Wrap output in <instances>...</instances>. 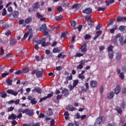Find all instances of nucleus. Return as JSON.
I'll use <instances>...</instances> for the list:
<instances>
[{"mask_svg":"<svg viewBox=\"0 0 126 126\" xmlns=\"http://www.w3.org/2000/svg\"><path fill=\"white\" fill-rule=\"evenodd\" d=\"M119 39V43L120 45L122 46H124L125 45V40L124 39H125V37L123 35H121V34L118 33L117 34L115 37V38L113 40V42L114 44H116L117 42H118V39Z\"/></svg>","mask_w":126,"mask_h":126,"instance_id":"obj_1","label":"nucleus"},{"mask_svg":"<svg viewBox=\"0 0 126 126\" xmlns=\"http://www.w3.org/2000/svg\"><path fill=\"white\" fill-rule=\"evenodd\" d=\"M117 72L118 74H120L119 76L120 78L122 80H124L125 79V73H126V68H124L123 70L122 71L120 69H117Z\"/></svg>","mask_w":126,"mask_h":126,"instance_id":"obj_2","label":"nucleus"},{"mask_svg":"<svg viewBox=\"0 0 126 126\" xmlns=\"http://www.w3.org/2000/svg\"><path fill=\"white\" fill-rule=\"evenodd\" d=\"M45 41V38H42V39H39V40H38L37 43V44H39V45H40L41 44L42 47H46V46H48V45L50 44V43L49 42H47V44H46Z\"/></svg>","mask_w":126,"mask_h":126,"instance_id":"obj_3","label":"nucleus"},{"mask_svg":"<svg viewBox=\"0 0 126 126\" xmlns=\"http://www.w3.org/2000/svg\"><path fill=\"white\" fill-rule=\"evenodd\" d=\"M104 119H105L104 117H98L97 118L94 126H100L101 123L103 122V120H104Z\"/></svg>","mask_w":126,"mask_h":126,"instance_id":"obj_4","label":"nucleus"},{"mask_svg":"<svg viewBox=\"0 0 126 126\" xmlns=\"http://www.w3.org/2000/svg\"><path fill=\"white\" fill-rule=\"evenodd\" d=\"M23 114H26L28 116L32 117V116L34 115V112H33V110H30L28 109H26L25 110H23Z\"/></svg>","mask_w":126,"mask_h":126,"instance_id":"obj_5","label":"nucleus"},{"mask_svg":"<svg viewBox=\"0 0 126 126\" xmlns=\"http://www.w3.org/2000/svg\"><path fill=\"white\" fill-rule=\"evenodd\" d=\"M32 74H36L37 77H41L43 75V72L41 71L34 70L32 72Z\"/></svg>","mask_w":126,"mask_h":126,"instance_id":"obj_6","label":"nucleus"},{"mask_svg":"<svg viewBox=\"0 0 126 126\" xmlns=\"http://www.w3.org/2000/svg\"><path fill=\"white\" fill-rule=\"evenodd\" d=\"M28 101L31 100V103L32 105H35L37 104V101H36V98H32V96H29L27 98Z\"/></svg>","mask_w":126,"mask_h":126,"instance_id":"obj_7","label":"nucleus"},{"mask_svg":"<svg viewBox=\"0 0 126 126\" xmlns=\"http://www.w3.org/2000/svg\"><path fill=\"white\" fill-rule=\"evenodd\" d=\"M29 34H32V29H30L29 31L26 33L25 34L24 37L21 39V41H24V40H25V39H26V38L28 37V35Z\"/></svg>","mask_w":126,"mask_h":126,"instance_id":"obj_8","label":"nucleus"},{"mask_svg":"<svg viewBox=\"0 0 126 126\" xmlns=\"http://www.w3.org/2000/svg\"><path fill=\"white\" fill-rule=\"evenodd\" d=\"M46 29H47V26H46V24H43L40 27V30L41 32H45L46 35L48 34V32H46Z\"/></svg>","mask_w":126,"mask_h":126,"instance_id":"obj_9","label":"nucleus"},{"mask_svg":"<svg viewBox=\"0 0 126 126\" xmlns=\"http://www.w3.org/2000/svg\"><path fill=\"white\" fill-rule=\"evenodd\" d=\"M7 93L8 94H11V95H13L14 96H17V94H18V92H15L12 90H8L6 91Z\"/></svg>","mask_w":126,"mask_h":126,"instance_id":"obj_10","label":"nucleus"},{"mask_svg":"<svg viewBox=\"0 0 126 126\" xmlns=\"http://www.w3.org/2000/svg\"><path fill=\"white\" fill-rule=\"evenodd\" d=\"M83 13H85L86 14H90L92 13V9L91 8H87L84 9L82 11Z\"/></svg>","mask_w":126,"mask_h":126,"instance_id":"obj_11","label":"nucleus"},{"mask_svg":"<svg viewBox=\"0 0 126 126\" xmlns=\"http://www.w3.org/2000/svg\"><path fill=\"white\" fill-rule=\"evenodd\" d=\"M32 92H36L38 94H41L42 93V90L39 87H35L32 90Z\"/></svg>","mask_w":126,"mask_h":126,"instance_id":"obj_12","label":"nucleus"},{"mask_svg":"<svg viewBox=\"0 0 126 126\" xmlns=\"http://www.w3.org/2000/svg\"><path fill=\"white\" fill-rule=\"evenodd\" d=\"M115 94L116 95L121 93V87L119 85H117L114 90Z\"/></svg>","mask_w":126,"mask_h":126,"instance_id":"obj_13","label":"nucleus"},{"mask_svg":"<svg viewBox=\"0 0 126 126\" xmlns=\"http://www.w3.org/2000/svg\"><path fill=\"white\" fill-rule=\"evenodd\" d=\"M53 96V94H49L47 95V96L44 97L40 99L39 102H43V101H44V100H47L48 98H51V97Z\"/></svg>","mask_w":126,"mask_h":126,"instance_id":"obj_14","label":"nucleus"},{"mask_svg":"<svg viewBox=\"0 0 126 126\" xmlns=\"http://www.w3.org/2000/svg\"><path fill=\"white\" fill-rule=\"evenodd\" d=\"M97 84H98V83L97 82V81H95L94 80L91 81V83H90V85H91V87H93V88H95L97 87Z\"/></svg>","mask_w":126,"mask_h":126,"instance_id":"obj_15","label":"nucleus"},{"mask_svg":"<svg viewBox=\"0 0 126 126\" xmlns=\"http://www.w3.org/2000/svg\"><path fill=\"white\" fill-rule=\"evenodd\" d=\"M115 96V94L113 92H111L107 94V99L109 100H111V99H113L114 96Z\"/></svg>","mask_w":126,"mask_h":126,"instance_id":"obj_16","label":"nucleus"},{"mask_svg":"<svg viewBox=\"0 0 126 126\" xmlns=\"http://www.w3.org/2000/svg\"><path fill=\"white\" fill-rule=\"evenodd\" d=\"M87 44H84L82 46V47L81 48V52L82 53H85L86 52H87Z\"/></svg>","mask_w":126,"mask_h":126,"instance_id":"obj_17","label":"nucleus"},{"mask_svg":"<svg viewBox=\"0 0 126 126\" xmlns=\"http://www.w3.org/2000/svg\"><path fill=\"white\" fill-rule=\"evenodd\" d=\"M62 93L65 97H67V96L69 95V92H68V90L66 89H64L63 90Z\"/></svg>","mask_w":126,"mask_h":126,"instance_id":"obj_18","label":"nucleus"},{"mask_svg":"<svg viewBox=\"0 0 126 126\" xmlns=\"http://www.w3.org/2000/svg\"><path fill=\"white\" fill-rule=\"evenodd\" d=\"M36 16L37 18H38V19H40V20H41V21H44V20L46 19V18L43 17V16L40 15V13H37Z\"/></svg>","mask_w":126,"mask_h":126,"instance_id":"obj_19","label":"nucleus"},{"mask_svg":"<svg viewBox=\"0 0 126 126\" xmlns=\"http://www.w3.org/2000/svg\"><path fill=\"white\" fill-rule=\"evenodd\" d=\"M23 126H40V124L39 123H36L35 124L33 123H30L29 124H24Z\"/></svg>","mask_w":126,"mask_h":126,"instance_id":"obj_20","label":"nucleus"},{"mask_svg":"<svg viewBox=\"0 0 126 126\" xmlns=\"http://www.w3.org/2000/svg\"><path fill=\"white\" fill-rule=\"evenodd\" d=\"M116 60L118 61L122 59V53L121 52H117L116 55Z\"/></svg>","mask_w":126,"mask_h":126,"instance_id":"obj_21","label":"nucleus"},{"mask_svg":"<svg viewBox=\"0 0 126 126\" xmlns=\"http://www.w3.org/2000/svg\"><path fill=\"white\" fill-rule=\"evenodd\" d=\"M17 42V40H16V39H15V38H12L10 40V44L11 45V46H13V45H14V44L15 43H16Z\"/></svg>","mask_w":126,"mask_h":126,"instance_id":"obj_22","label":"nucleus"},{"mask_svg":"<svg viewBox=\"0 0 126 126\" xmlns=\"http://www.w3.org/2000/svg\"><path fill=\"white\" fill-rule=\"evenodd\" d=\"M31 22H32V18L31 17L28 18L25 20V23L26 24H29Z\"/></svg>","mask_w":126,"mask_h":126,"instance_id":"obj_23","label":"nucleus"},{"mask_svg":"<svg viewBox=\"0 0 126 126\" xmlns=\"http://www.w3.org/2000/svg\"><path fill=\"white\" fill-rule=\"evenodd\" d=\"M119 30L121 31V32H126V26H121L119 27Z\"/></svg>","mask_w":126,"mask_h":126,"instance_id":"obj_24","label":"nucleus"},{"mask_svg":"<svg viewBox=\"0 0 126 126\" xmlns=\"http://www.w3.org/2000/svg\"><path fill=\"white\" fill-rule=\"evenodd\" d=\"M117 20L118 22H121V21L123 22L126 20V17H119L117 18Z\"/></svg>","mask_w":126,"mask_h":126,"instance_id":"obj_25","label":"nucleus"},{"mask_svg":"<svg viewBox=\"0 0 126 126\" xmlns=\"http://www.w3.org/2000/svg\"><path fill=\"white\" fill-rule=\"evenodd\" d=\"M15 120L16 119V115L14 114H12L10 116L8 117L9 120Z\"/></svg>","mask_w":126,"mask_h":126,"instance_id":"obj_26","label":"nucleus"},{"mask_svg":"<svg viewBox=\"0 0 126 126\" xmlns=\"http://www.w3.org/2000/svg\"><path fill=\"white\" fill-rule=\"evenodd\" d=\"M9 104H11V103L15 104V105H18L19 104V100H16V101H14L13 100H12L10 101H9Z\"/></svg>","mask_w":126,"mask_h":126,"instance_id":"obj_27","label":"nucleus"},{"mask_svg":"<svg viewBox=\"0 0 126 126\" xmlns=\"http://www.w3.org/2000/svg\"><path fill=\"white\" fill-rule=\"evenodd\" d=\"M114 51L108 52V57L109 59H113L114 58Z\"/></svg>","mask_w":126,"mask_h":126,"instance_id":"obj_28","label":"nucleus"},{"mask_svg":"<svg viewBox=\"0 0 126 126\" xmlns=\"http://www.w3.org/2000/svg\"><path fill=\"white\" fill-rule=\"evenodd\" d=\"M115 110H116L118 114H120V115H122V114H123V110L119 107H116Z\"/></svg>","mask_w":126,"mask_h":126,"instance_id":"obj_29","label":"nucleus"},{"mask_svg":"<svg viewBox=\"0 0 126 126\" xmlns=\"http://www.w3.org/2000/svg\"><path fill=\"white\" fill-rule=\"evenodd\" d=\"M18 15H19V12H18V11H15L13 14V16L14 18H17V17H18Z\"/></svg>","mask_w":126,"mask_h":126,"instance_id":"obj_30","label":"nucleus"},{"mask_svg":"<svg viewBox=\"0 0 126 126\" xmlns=\"http://www.w3.org/2000/svg\"><path fill=\"white\" fill-rule=\"evenodd\" d=\"M25 21L24 20H20L19 21V24H21L22 26H26V24H25Z\"/></svg>","mask_w":126,"mask_h":126,"instance_id":"obj_31","label":"nucleus"},{"mask_svg":"<svg viewBox=\"0 0 126 126\" xmlns=\"http://www.w3.org/2000/svg\"><path fill=\"white\" fill-rule=\"evenodd\" d=\"M49 116H53V111L51 108H49L47 112V117H49Z\"/></svg>","mask_w":126,"mask_h":126,"instance_id":"obj_32","label":"nucleus"},{"mask_svg":"<svg viewBox=\"0 0 126 126\" xmlns=\"http://www.w3.org/2000/svg\"><path fill=\"white\" fill-rule=\"evenodd\" d=\"M29 72V68H25L22 70V73H27Z\"/></svg>","mask_w":126,"mask_h":126,"instance_id":"obj_33","label":"nucleus"},{"mask_svg":"<svg viewBox=\"0 0 126 126\" xmlns=\"http://www.w3.org/2000/svg\"><path fill=\"white\" fill-rule=\"evenodd\" d=\"M40 7V5H39V3L35 2L33 5V9H36V8H39Z\"/></svg>","mask_w":126,"mask_h":126,"instance_id":"obj_34","label":"nucleus"},{"mask_svg":"<svg viewBox=\"0 0 126 126\" xmlns=\"http://www.w3.org/2000/svg\"><path fill=\"white\" fill-rule=\"evenodd\" d=\"M97 9V11H104L105 10V9H106V7H96V8Z\"/></svg>","mask_w":126,"mask_h":126,"instance_id":"obj_35","label":"nucleus"},{"mask_svg":"<svg viewBox=\"0 0 126 126\" xmlns=\"http://www.w3.org/2000/svg\"><path fill=\"white\" fill-rule=\"evenodd\" d=\"M113 49H114V46L112 45L109 46L108 47V52H114Z\"/></svg>","mask_w":126,"mask_h":126,"instance_id":"obj_36","label":"nucleus"},{"mask_svg":"<svg viewBox=\"0 0 126 126\" xmlns=\"http://www.w3.org/2000/svg\"><path fill=\"white\" fill-rule=\"evenodd\" d=\"M115 0H109V1H107L106 2V5L109 6L110 4H112V3H113L114 2Z\"/></svg>","mask_w":126,"mask_h":126,"instance_id":"obj_37","label":"nucleus"},{"mask_svg":"<svg viewBox=\"0 0 126 126\" xmlns=\"http://www.w3.org/2000/svg\"><path fill=\"white\" fill-rule=\"evenodd\" d=\"M0 94H1V98H5V97H6V93L5 92L0 93Z\"/></svg>","mask_w":126,"mask_h":126,"instance_id":"obj_38","label":"nucleus"},{"mask_svg":"<svg viewBox=\"0 0 126 126\" xmlns=\"http://www.w3.org/2000/svg\"><path fill=\"white\" fill-rule=\"evenodd\" d=\"M9 26H8V24H6V23H3V29H7Z\"/></svg>","mask_w":126,"mask_h":126,"instance_id":"obj_39","label":"nucleus"},{"mask_svg":"<svg viewBox=\"0 0 126 126\" xmlns=\"http://www.w3.org/2000/svg\"><path fill=\"white\" fill-rule=\"evenodd\" d=\"M63 19V16L60 15L59 16H56V20L58 21H60V20H62Z\"/></svg>","mask_w":126,"mask_h":126,"instance_id":"obj_40","label":"nucleus"},{"mask_svg":"<svg viewBox=\"0 0 126 126\" xmlns=\"http://www.w3.org/2000/svg\"><path fill=\"white\" fill-rule=\"evenodd\" d=\"M6 82H7L8 85H11V84H12V80L7 79Z\"/></svg>","mask_w":126,"mask_h":126,"instance_id":"obj_41","label":"nucleus"},{"mask_svg":"<svg viewBox=\"0 0 126 126\" xmlns=\"http://www.w3.org/2000/svg\"><path fill=\"white\" fill-rule=\"evenodd\" d=\"M78 76L79 78L81 79V80H84V79H85V76H84L83 74H80Z\"/></svg>","mask_w":126,"mask_h":126,"instance_id":"obj_42","label":"nucleus"},{"mask_svg":"<svg viewBox=\"0 0 126 126\" xmlns=\"http://www.w3.org/2000/svg\"><path fill=\"white\" fill-rule=\"evenodd\" d=\"M66 35H67V32H62V35H61V37L62 38H64V37H65L66 36Z\"/></svg>","mask_w":126,"mask_h":126,"instance_id":"obj_43","label":"nucleus"},{"mask_svg":"<svg viewBox=\"0 0 126 126\" xmlns=\"http://www.w3.org/2000/svg\"><path fill=\"white\" fill-rule=\"evenodd\" d=\"M85 19L87 21H89L91 19V15H87L85 17Z\"/></svg>","mask_w":126,"mask_h":126,"instance_id":"obj_44","label":"nucleus"},{"mask_svg":"<svg viewBox=\"0 0 126 126\" xmlns=\"http://www.w3.org/2000/svg\"><path fill=\"white\" fill-rule=\"evenodd\" d=\"M78 84V80H75L73 81V86L74 87H76V85Z\"/></svg>","mask_w":126,"mask_h":126,"instance_id":"obj_45","label":"nucleus"},{"mask_svg":"<svg viewBox=\"0 0 126 126\" xmlns=\"http://www.w3.org/2000/svg\"><path fill=\"white\" fill-rule=\"evenodd\" d=\"M74 109H75V108L73 107L72 106L68 107V110L71 111V112H73Z\"/></svg>","mask_w":126,"mask_h":126,"instance_id":"obj_46","label":"nucleus"},{"mask_svg":"<svg viewBox=\"0 0 126 126\" xmlns=\"http://www.w3.org/2000/svg\"><path fill=\"white\" fill-rule=\"evenodd\" d=\"M56 69L58 71H60V70H62L63 69V67H62V66H57L56 67Z\"/></svg>","mask_w":126,"mask_h":126,"instance_id":"obj_47","label":"nucleus"},{"mask_svg":"<svg viewBox=\"0 0 126 126\" xmlns=\"http://www.w3.org/2000/svg\"><path fill=\"white\" fill-rule=\"evenodd\" d=\"M57 10L59 12H62V11H63V7L61 6H59L58 7Z\"/></svg>","mask_w":126,"mask_h":126,"instance_id":"obj_48","label":"nucleus"},{"mask_svg":"<svg viewBox=\"0 0 126 126\" xmlns=\"http://www.w3.org/2000/svg\"><path fill=\"white\" fill-rule=\"evenodd\" d=\"M72 8H79V5L78 4H75L74 5L72 6Z\"/></svg>","mask_w":126,"mask_h":126,"instance_id":"obj_49","label":"nucleus"},{"mask_svg":"<svg viewBox=\"0 0 126 126\" xmlns=\"http://www.w3.org/2000/svg\"><path fill=\"white\" fill-rule=\"evenodd\" d=\"M75 87H74V85L72 86V85H69L68 86V88H69V89L70 90H73V88H74Z\"/></svg>","mask_w":126,"mask_h":126,"instance_id":"obj_50","label":"nucleus"},{"mask_svg":"<svg viewBox=\"0 0 126 126\" xmlns=\"http://www.w3.org/2000/svg\"><path fill=\"white\" fill-rule=\"evenodd\" d=\"M54 53H60V49L58 48H54L53 50Z\"/></svg>","mask_w":126,"mask_h":126,"instance_id":"obj_51","label":"nucleus"},{"mask_svg":"<svg viewBox=\"0 0 126 126\" xmlns=\"http://www.w3.org/2000/svg\"><path fill=\"white\" fill-rule=\"evenodd\" d=\"M76 25V22L72 21L71 22V26H72V27H74Z\"/></svg>","mask_w":126,"mask_h":126,"instance_id":"obj_52","label":"nucleus"},{"mask_svg":"<svg viewBox=\"0 0 126 126\" xmlns=\"http://www.w3.org/2000/svg\"><path fill=\"white\" fill-rule=\"evenodd\" d=\"M102 28V25H98L96 28V30H100Z\"/></svg>","mask_w":126,"mask_h":126,"instance_id":"obj_53","label":"nucleus"},{"mask_svg":"<svg viewBox=\"0 0 126 126\" xmlns=\"http://www.w3.org/2000/svg\"><path fill=\"white\" fill-rule=\"evenodd\" d=\"M9 74V73H3L1 74V76L3 77H5V76H7Z\"/></svg>","mask_w":126,"mask_h":126,"instance_id":"obj_54","label":"nucleus"},{"mask_svg":"<svg viewBox=\"0 0 126 126\" xmlns=\"http://www.w3.org/2000/svg\"><path fill=\"white\" fill-rule=\"evenodd\" d=\"M50 126H55V120L53 119L51 122H50Z\"/></svg>","mask_w":126,"mask_h":126,"instance_id":"obj_55","label":"nucleus"},{"mask_svg":"<svg viewBox=\"0 0 126 126\" xmlns=\"http://www.w3.org/2000/svg\"><path fill=\"white\" fill-rule=\"evenodd\" d=\"M83 68V65L80 64L77 67V69H81Z\"/></svg>","mask_w":126,"mask_h":126,"instance_id":"obj_56","label":"nucleus"},{"mask_svg":"<svg viewBox=\"0 0 126 126\" xmlns=\"http://www.w3.org/2000/svg\"><path fill=\"white\" fill-rule=\"evenodd\" d=\"M90 38H91V37L90 36V35H89V34H87L86 35V36H85V39L86 40H88L89 39H90Z\"/></svg>","mask_w":126,"mask_h":126,"instance_id":"obj_57","label":"nucleus"},{"mask_svg":"<svg viewBox=\"0 0 126 126\" xmlns=\"http://www.w3.org/2000/svg\"><path fill=\"white\" fill-rule=\"evenodd\" d=\"M2 14L3 16H4V15L6 14V10L5 9V8H4L3 9V12Z\"/></svg>","mask_w":126,"mask_h":126,"instance_id":"obj_58","label":"nucleus"},{"mask_svg":"<svg viewBox=\"0 0 126 126\" xmlns=\"http://www.w3.org/2000/svg\"><path fill=\"white\" fill-rule=\"evenodd\" d=\"M104 91V87L103 86H101L99 90L100 93H102Z\"/></svg>","mask_w":126,"mask_h":126,"instance_id":"obj_59","label":"nucleus"},{"mask_svg":"<svg viewBox=\"0 0 126 126\" xmlns=\"http://www.w3.org/2000/svg\"><path fill=\"white\" fill-rule=\"evenodd\" d=\"M21 73H22V71L18 70V71L15 72V74L19 75V74H20Z\"/></svg>","mask_w":126,"mask_h":126,"instance_id":"obj_60","label":"nucleus"},{"mask_svg":"<svg viewBox=\"0 0 126 126\" xmlns=\"http://www.w3.org/2000/svg\"><path fill=\"white\" fill-rule=\"evenodd\" d=\"M67 79H69V80H72V75H70V76H67Z\"/></svg>","mask_w":126,"mask_h":126,"instance_id":"obj_61","label":"nucleus"},{"mask_svg":"<svg viewBox=\"0 0 126 126\" xmlns=\"http://www.w3.org/2000/svg\"><path fill=\"white\" fill-rule=\"evenodd\" d=\"M82 56H83V54L79 53H76V57H82Z\"/></svg>","mask_w":126,"mask_h":126,"instance_id":"obj_62","label":"nucleus"},{"mask_svg":"<svg viewBox=\"0 0 126 126\" xmlns=\"http://www.w3.org/2000/svg\"><path fill=\"white\" fill-rule=\"evenodd\" d=\"M11 34V32L10 31H8L7 32H6L5 34L6 35V36H7V37H8L9 35H10Z\"/></svg>","mask_w":126,"mask_h":126,"instance_id":"obj_63","label":"nucleus"},{"mask_svg":"<svg viewBox=\"0 0 126 126\" xmlns=\"http://www.w3.org/2000/svg\"><path fill=\"white\" fill-rule=\"evenodd\" d=\"M125 106H126V103L123 102L121 105V107L122 108V109H124L125 108Z\"/></svg>","mask_w":126,"mask_h":126,"instance_id":"obj_64","label":"nucleus"}]
</instances>
